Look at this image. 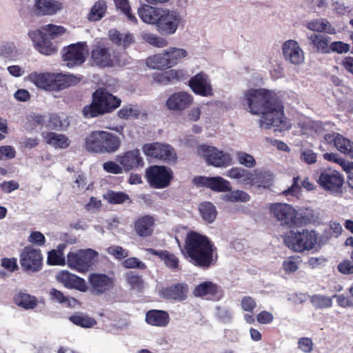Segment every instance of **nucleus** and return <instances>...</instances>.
Returning <instances> with one entry per match:
<instances>
[{"mask_svg":"<svg viewBox=\"0 0 353 353\" xmlns=\"http://www.w3.org/2000/svg\"><path fill=\"white\" fill-rule=\"evenodd\" d=\"M243 101L247 112L260 116L259 124L261 128L272 129L275 132H283L290 128L291 123L285 117L283 106L275 101L272 90L248 88L243 93Z\"/></svg>","mask_w":353,"mask_h":353,"instance_id":"1","label":"nucleus"},{"mask_svg":"<svg viewBox=\"0 0 353 353\" xmlns=\"http://www.w3.org/2000/svg\"><path fill=\"white\" fill-rule=\"evenodd\" d=\"M141 20L155 26L162 36H172L183 30L186 20L183 12L175 8L156 7L141 4L137 10Z\"/></svg>","mask_w":353,"mask_h":353,"instance_id":"2","label":"nucleus"},{"mask_svg":"<svg viewBox=\"0 0 353 353\" xmlns=\"http://www.w3.org/2000/svg\"><path fill=\"white\" fill-rule=\"evenodd\" d=\"M181 251L189 262L201 267L210 266L217 258L211 241L206 236L194 232L187 234Z\"/></svg>","mask_w":353,"mask_h":353,"instance_id":"3","label":"nucleus"},{"mask_svg":"<svg viewBox=\"0 0 353 353\" xmlns=\"http://www.w3.org/2000/svg\"><path fill=\"white\" fill-rule=\"evenodd\" d=\"M284 243L296 252H303L312 250H319L325 241L312 230H290L284 236Z\"/></svg>","mask_w":353,"mask_h":353,"instance_id":"4","label":"nucleus"},{"mask_svg":"<svg viewBox=\"0 0 353 353\" xmlns=\"http://www.w3.org/2000/svg\"><path fill=\"white\" fill-rule=\"evenodd\" d=\"M225 176L236 180L244 185L256 186L263 188H270L274 180V176L270 171L260 170H249L241 167H233L228 170Z\"/></svg>","mask_w":353,"mask_h":353,"instance_id":"5","label":"nucleus"},{"mask_svg":"<svg viewBox=\"0 0 353 353\" xmlns=\"http://www.w3.org/2000/svg\"><path fill=\"white\" fill-rule=\"evenodd\" d=\"M121 139L116 134L104 130H95L90 133L85 142L87 150L98 153H114L121 147Z\"/></svg>","mask_w":353,"mask_h":353,"instance_id":"6","label":"nucleus"},{"mask_svg":"<svg viewBox=\"0 0 353 353\" xmlns=\"http://www.w3.org/2000/svg\"><path fill=\"white\" fill-rule=\"evenodd\" d=\"M121 99L103 89L96 90L92 95L91 104L83 109L85 117H94L110 112L121 105Z\"/></svg>","mask_w":353,"mask_h":353,"instance_id":"7","label":"nucleus"},{"mask_svg":"<svg viewBox=\"0 0 353 353\" xmlns=\"http://www.w3.org/2000/svg\"><path fill=\"white\" fill-rule=\"evenodd\" d=\"M99 253L93 249L71 250L67 254V265L79 273L88 272L98 260Z\"/></svg>","mask_w":353,"mask_h":353,"instance_id":"8","label":"nucleus"},{"mask_svg":"<svg viewBox=\"0 0 353 353\" xmlns=\"http://www.w3.org/2000/svg\"><path fill=\"white\" fill-rule=\"evenodd\" d=\"M196 152L208 165L215 168H223L232 164L231 154L212 145L201 144L197 147Z\"/></svg>","mask_w":353,"mask_h":353,"instance_id":"9","label":"nucleus"},{"mask_svg":"<svg viewBox=\"0 0 353 353\" xmlns=\"http://www.w3.org/2000/svg\"><path fill=\"white\" fill-rule=\"evenodd\" d=\"M172 171L165 166L153 165L146 170V179L149 184L157 189L168 187L172 179Z\"/></svg>","mask_w":353,"mask_h":353,"instance_id":"10","label":"nucleus"},{"mask_svg":"<svg viewBox=\"0 0 353 353\" xmlns=\"http://www.w3.org/2000/svg\"><path fill=\"white\" fill-rule=\"evenodd\" d=\"M145 155L167 162H174L177 159L174 150L168 144L154 142L145 143L142 147Z\"/></svg>","mask_w":353,"mask_h":353,"instance_id":"11","label":"nucleus"},{"mask_svg":"<svg viewBox=\"0 0 353 353\" xmlns=\"http://www.w3.org/2000/svg\"><path fill=\"white\" fill-rule=\"evenodd\" d=\"M343 182V176L338 171L331 169L323 171L318 179L319 185L323 190L333 194L341 192Z\"/></svg>","mask_w":353,"mask_h":353,"instance_id":"12","label":"nucleus"},{"mask_svg":"<svg viewBox=\"0 0 353 353\" xmlns=\"http://www.w3.org/2000/svg\"><path fill=\"white\" fill-rule=\"evenodd\" d=\"M88 54L85 43L71 44L63 50V59L68 67L81 65Z\"/></svg>","mask_w":353,"mask_h":353,"instance_id":"13","label":"nucleus"},{"mask_svg":"<svg viewBox=\"0 0 353 353\" xmlns=\"http://www.w3.org/2000/svg\"><path fill=\"white\" fill-rule=\"evenodd\" d=\"M191 90L196 95L210 97L214 95V89L209 75L200 72L192 77L188 82Z\"/></svg>","mask_w":353,"mask_h":353,"instance_id":"14","label":"nucleus"},{"mask_svg":"<svg viewBox=\"0 0 353 353\" xmlns=\"http://www.w3.org/2000/svg\"><path fill=\"white\" fill-rule=\"evenodd\" d=\"M270 215L276 219L281 225H290L294 223L297 216L296 210L289 204L274 203L270 204Z\"/></svg>","mask_w":353,"mask_h":353,"instance_id":"15","label":"nucleus"},{"mask_svg":"<svg viewBox=\"0 0 353 353\" xmlns=\"http://www.w3.org/2000/svg\"><path fill=\"white\" fill-rule=\"evenodd\" d=\"M281 50L286 62L295 66L301 65L305 62V53L296 40L285 41L282 45Z\"/></svg>","mask_w":353,"mask_h":353,"instance_id":"16","label":"nucleus"},{"mask_svg":"<svg viewBox=\"0 0 353 353\" xmlns=\"http://www.w3.org/2000/svg\"><path fill=\"white\" fill-rule=\"evenodd\" d=\"M192 183L198 187L210 188L214 192H225L232 189L230 181L221 176H195L192 180Z\"/></svg>","mask_w":353,"mask_h":353,"instance_id":"17","label":"nucleus"},{"mask_svg":"<svg viewBox=\"0 0 353 353\" xmlns=\"http://www.w3.org/2000/svg\"><path fill=\"white\" fill-rule=\"evenodd\" d=\"M92 59L94 64L101 66H113L121 64V54H115L110 48L96 47L92 52Z\"/></svg>","mask_w":353,"mask_h":353,"instance_id":"18","label":"nucleus"},{"mask_svg":"<svg viewBox=\"0 0 353 353\" xmlns=\"http://www.w3.org/2000/svg\"><path fill=\"white\" fill-rule=\"evenodd\" d=\"M56 281L62 284L65 288L77 290L81 292L88 290L85 280L68 270H61L55 276Z\"/></svg>","mask_w":353,"mask_h":353,"instance_id":"19","label":"nucleus"},{"mask_svg":"<svg viewBox=\"0 0 353 353\" xmlns=\"http://www.w3.org/2000/svg\"><path fill=\"white\" fill-rule=\"evenodd\" d=\"M42 259L40 250L26 246L20 254V264L23 269L35 272L39 270Z\"/></svg>","mask_w":353,"mask_h":353,"instance_id":"20","label":"nucleus"},{"mask_svg":"<svg viewBox=\"0 0 353 353\" xmlns=\"http://www.w3.org/2000/svg\"><path fill=\"white\" fill-rule=\"evenodd\" d=\"M116 160L121 165L124 172L137 169L144 165L143 159L137 149L128 150L118 154Z\"/></svg>","mask_w":353,"mask_h":353,"instance_id":"21","label":"nucleus"},{"mask_svg":"<svg viewBox=\"0 0 353 353\" xmlns=\"http://www.w3.org/2000/svg\"><path fill=\"white\" fill-rule=\"evenodd\" d=\"M194 101L193 96L188 92H176L169 96L165 105L170 110L183 111L190 107Z\"/></svg>","mask_w":353,"mask_h":353,"instance_id":"22","label":"nucleus"},{"mask_svg":"<svg viewBox=\"0 0 353 353\" xmlns=\"http://www.w3.org/2000/svg\"><path fill=\"white\" fill-rule=\"evenodd\" d=\"M88 282L92 292L95 294H101L110 290L114 284L112 277L100 273L90 274L88 276Z\"/></svg>","mask_w":353,"mask_h":353,"instance_id":"23","label":"nucleus"},{"mask_svg":"<svg viewBox=\"0 0 353 353\" xmlns=\"http://www.w3.org/2000/svg\"><path fill=\"white\" fill-rule=\"evenodd\" d=\"M196 297L207 300L219 301L223 297L220 288L211 281H205L197 285L193 290Z\"/></svg>","mask_w":353,"mask_h":353,"instance_id":"24","label":"nucleus"},{"mask_svg":"<svg viewBox=\"0 0 353 353\" xmlns=\"http://www.w3.org/2000/svg\"><path fill=\"white\" fill-rule=\"evenodd\" d=\"M323 143L327 145L334 143L335 148L341 152L353 157V142L341 134L333 132L325 134Z\"/></svg>","mask_w":353,"mask_h":353,"instance_id":"25","label":"nucleus"},{"mask_svg":"<svg viewBox=\"0 0 353 353\" xmlns=\"http://www.w3.org/2000/svg\"><path fill=\"white\" fill-rule=\"evenodd\" d=\"M27 79L38 89L48 92L54 91V72H32Z\"/></svg>","mask_w":353,"mask_h":353,"instance_id":"26","label":"nucleus"},{"mask_svg":"<svg viewBox=\"0 0 353 353\" xmlns=\"http://www.w3.org/2000/svg\"><path fill=\"white\" fill-rule=\"evenodd\" d=\"M301 128V132L304 134L313 136L314 134H321L325 130L332 128L330 123H321L320 121H313L309 118H304L299 123Z\"/></svg>","mask_w":353,"mask_h":353,"instance_id":"27","label":"nucleus"},{"mask_svg":"<svg viewBox=\"0 0 353 353\" xmlns=\"http://www.w3.org/2000/svg\"><path fill=\"white\" fill-rule=\"evenodd\" d=\"M34 8L40 15H52L63 8V4L56 0H34Z\"/></svg>","mask_w":353,"mask_h":353,"instance_id":"28","label":"nucleus"},{"mask_svg":"<svg viewBox=\"0 0 353 353\" xmlns=\"http://www.w3.org/2000/svg\"><path fill=\"white\" fill-rule=\"evenodd\" d=\"M45 143L54 149H65L70 144V141L65 134L46 132L42 133Z\"/></svg>","mask_w":353,"mask_h":353,"instance_id":"29","label":"nucleus"},{"mask_svg":"<svg viewBox=\"0 0 353 353\" xmlns=\"http://www.w3.org/2000/svg\"><path fill=\"white\" fill-rule=\"evenodd\" d=\"M188 288L186 284L179 283L170 287L162 288L159 294L166 299L181 301L186 298Z\"/></svg>","mask_w":353,"mask_h":353,"instance_id":"30","label":"nucleus"},{"mask_svg":"<svg viewBox=\"0 0 353 353\" xmlns=\"http://www.w3.org/2000/svg\"><path fill=\"white\" fill-rule=\"evenodd\" d=\"M80 78L70 74L54 72V91H59L76 85Z\"/></svg>","mask_w":353,"mask_h":353,"instance_id":"31","label":"nucleus"},{"mask_svg":"<svg viewBox=\"0 0 353 353\" xmlns=\"http://www.w3.org/2000/svg\"><path fill=\"white\" fill-rule=\"evenodd\" d=\"M154 217L145 215L139 218L134 223V230L136 232L141 236H148L153 232L154 225Z\"/></svg>","mask_w":353,"mask_h":353,"instance_id":"32","label":"nucleus"},{"mask_svg":"<svg viewBox=\"0 0 353 353\" xmlns=\"http://www.w3.org/2000/svg\"><path fill=\"white\" fill-rule=\"evenodd\" d=\"M165 52L170 68L176 65L181 61L189 57L188 51L183 48L169 47L165 50Z\"/></svg>","mask_w":353,"mask_h":353,"instance_id":"33","label":"nucleus"},{"mask_svg":"<svg viewBox=\"0 0 353 353\" xmlns=\"http://www.w3.org/2000/svg\"><path fill=\"white\" fill-rule=\"evenodd\" d=\"M168 314L163 310H152L146 313V322L153 326L163 327L169 323Z\"/></svg>","mask_w":353,"mask_h":353,"instance_id":"34","label":"nucleus"},{"mask_svg":"<svg viewBox=\"0 0 353 353\" xmlns=\"http://www.w3.org/2000/svg\"><path fill=\"white\" fill-rule=\"evenodd\" d=\"M49 296L52 301L68 307H75L79 304L77 299L65 295L63 292L56 288H52L50 290Z\"/></svg>","mask_w":353,"mask_h":353,"instance_id":"35","label":"nucleus"},{"mask_svg":"<svg viewBox=\"0 0 353 353\" xmlns=\"http://www.w3.org/2000/svg\"><path fill=\"white\" fill-rule=\"evenodd\" d=\"M145 64L148 68L154 70L170 68L165 50L160 53L148 57L145 60Z\"/></svg>","mask_w":353,"mask_h":353,"instance_id":"36","label":"nucleus"},{"mask_svg":"<svg viewBox=\"0 0 353 353\" xmlns=\"http://www.w3.org/2000/svg\"><path fill=\"white\" fill-rule=\"evenodd\" d=\"M307 39L310 44L319 52L321 53L330 52V38L327 36L318 34H310L307 35Z\"/></svg>","mask_w":353,"mask_h":353,"instance_id":"37","label":"nucleus"},{"mask_svg":"<svg viewBox=\"0 0 353 353\" xmlns=\"http://www.w3.org/2000/svg\"><path fill=\"white\" fill-rule=\"evenodd\" d=\"M306 27L311 31L325 32L330 34L336 33V29L325 19H314L307 22Z\"/></svg>","mask_w":353,"mask_h":353,"instance_id":"38","label":"nucleus"},{"mask_svg":"<svg viewBox=\"0 0 353 353\" xmlns=\"http://www.w3.org/2000/svg\"><path fill=\"white\" fill-rule=\"evenodd\" d=\"M199 211L201 218L206 223H213L216 219L217 211L214 205L211 202L205 201L200 203Z\"/></svg>","mask_w":353,"mask_h":353,"instance_id":"39","label":"nucleus"},{"mask_svg":"<svg viewBox=\"0 0 353 353\" xmlns=\"http://www.w3.org/2000/svg\"><path fill=\"white\" fill-rule=\"evenodd\" d=\"M150 254L158 256L165 265L169 268H176L179 265L178 258L166 250H156L152 248L146 250Z\"/></svg>","mask_w":353,"mask_h":353,"instance_id":"40","label":"nucleus"},{"mask_svg":"<svg viewBox=\"0 0 353 353\" xmlns=\"http://www.w3.org/2000/svg\"><path fill=\"white\" fill-rule=\"evenodd\" d=\"M107 3L105 0H99L92 6L88 14V19L90 21H97L105 17L107 12Z\"/></svg>","mask_w":353,"mask_h":353,"instance_id":"41","label":"nucleus"},{"mask_svg":"<svg viewBox=\"0 0 353 353\" xmlns=\"http://www.w3.org/2000/svg\"><path fill=\"white\" fill-rule=\"evenodd\" d=\"M110 39L115 44L126 48L134 42L133 35L130 33H121L117 30L109 31Z\"/></svg>","mask_w":353,"mask_h":353,"instance_id":"42","label":"nucleus"},{"mask_svg":"<svg viewBox=\"0 0 353 353\" xmlns=\"http://www.w3.org/2000/svg\"><path fill=\"white\" fill-rule=\"evenodd\" d=\"M69 320L76 325L83 328H91L97 325V321L89 315L79 312L69 317Z\"/></svg>","mask_w":353,"mask_h":353,"instance_id":"43","label":"nucleus"},{"mask_svg":"<svg viewBox=\"0 0 353 353\" xmlns=\"http://www.w3.org/2000/svg\"><path fill=\"white\" fill-rule=\"evenodd\" d=\"M14 303L25 309H33L38 304L37 299L25 292L17 293L14 298Z\"/></svg>","mask_w":353,"mask_h":353,"instance_id":"44","label":"nucleus"},{"mask_svg":"<svg viewBox=\"0 0 353 353\" xmlns=\"http://www.w3.org/2000/svg\"><path fill=\"white\" fill-rule=\"evenodd\" d=\"M228 192L221 195V199L225 202L246 203L250 200V196L245 191L241 190H230Z\"/></svg>","mask_w":353,"mask_h":353,"instance_id":"45","label":"nucleus"},{"mask_svg":"<svg viewBox=\"0 0 353 353\" xmlns=\"http://www.w3.org/2000/svg\"><path fill=\"white\" fill-rule=\"evenodd\" d=\"M115 8L117 10L125 16L127 19L132 23L137 24L138 19L132 13V8L129 0H113Z\"/></svg>","mask_w":353,"mask_h":353,"instance_id":"46","label":"nucleus"},{"mask_svg":"<svg viewBox=\"0 0 353 353\" xmlns=\"http://www.w3.org/2000/svg\"><path fill=\"white\" fill-rule=\"evenodd\" d=\"M103 199L110 204H122L124 203H132L130 196L123 192H115L108 190L103 194Z\"/></svg>","mask_w":353,"mask_h":353,"instance_id":"47","label":"nucleus"},{"mask_svg":"<svg viewBox=\"0 0 353 353\" xmlns=\"http://www.w3.org/2000/svg\"><path fill=\"white\" fill-rule=\"evenodd\" d=\"M142 37L146 43L156 48H165L168 44V42L166 39L154 33H143Z\"/></svg>","mask_w":353,"mask_h":353,"instance_id":"48","label":"nucleus"},{"mask_svg":"<svg viewBox=\"0 0 353 353\" xmlns=\"http://www.w3.org/2000/svg\"><path fill=\"white\" fill-rule=\"evenodd\" d=\"M125 279L132 290L139 292L144 288V282L141 277L133 272H128Z\"/></svg>","mask_w":353,"mask_h":353,"instance_id":"49","label":"nucleus"},{"mask_svg":"<svg viewBox=\"0 0 353 353\" xmlns=\"http://www.w3.org/2000/svg\"><path fill=\"white\" fill-rule=\"evenodd\" d=\"M310 301L313 307L316 309L329 308L332 305V297L321 294L312 296Z\"/></svg>","mask_w":353,"mask_h":353,"instance_id":"50","label":"nucleus"},{"mask_svg":"<svg viewBox=\"0 0 353 353\" xmlns=\"http://www.w3.org/2000/svg\"><path fill=\"white\" fill-rule=\"evenodd\" d=\"M236 157L239 163L245 168H252L256 165L254 157L245 152L237 151L236 152Z\"/></svg>","mask_w":353,"mask_h":353,"instance_id":"51","label":"nucleus"},{"mask_svg":"<svg viewBox=\"0 0 353 353\" xmlns=\"http://www.w3.org/2000/svg\"><path fill=\"white\" fill-rule=\"evenodd\" d=\"M140 114L139 108L132 105H128L123 107L117 112V115L121 119H131L137 118Z\"/></svg>","mask_w":353,"mask_h":353,"instance_id":"52","label":"nucleus"},{"mask_svg":"<svg viewBox=\"0 0 353 353\" xmlns=\"http://www.w3.org/2000/svg\"><path fill=\"white\" fill-rule=\"evenodd\" d=\"M47 262L51 265H65L67 264L63 253L52 250L48 253Z\"/></svg>","mask_w":353,"mask_h":353,"instance_id":"53","label":"nucleus"},{"mask_svg":"<svg viewBox=\"0 0 353 353\" xmlns=\"http://www.w3.org/2000/svg\"><path fill=\"white\" fill-rule=\"evenodd\" d=\"M42 30L45 32L46 37L48 36L52 39L60 37L66 32V29L63 26L53 24L43 26Z\"/></svg>","mask_w":353,"mask_h":353,"instance_id":"54","label":"nucleus"},{"mask_svg":"<svg viewBox=\"0 0 353 353\" xmlns=\"http://www.w3.org/2000/svg\"><path fill=\"white\" fill-rule=\"evenodd\" d=\"M299 263V256H290L283 261L282 269L286 274L293 273L298 270Z\"/></svg>","mask_w":353,"mask_h":353,"instance_id":"55","label":"nucleus"},{"mask_svg":"<svg viewBox=\"0 0 353 353\" xmlns=\"http://www.w3.org/2000/svg\"><path fill=\"white\" fill-rule=\"evenodd\" d=\"M36 50L44 55H51L57 51L56 46L46 37L37 46Z\"/></svg>","mask_w":353,"mask_h":353,"instance_id":"56","label":"nucleus"},{"mask_svg":"<svg viewBox=\"0 0 353 353\" xmlns=\"http://www.w3.org/2000/svg\"><path fill=\"white\" fill-rule=\"evenodd\" d=\"M332 6L335 13L339 15H348L353 10V8L351 6L345 5L341 0H331Z\"/></svg>","mask_w":353,"mask_h":353,"instance_id":"57","label":"nucleus"},{"mask_svg":"<svg viewBox=\"0 0 353 353\" xmlns=\"http://www.w3.org/2000/svg\"><path fill=\"white\" fill-rule=\"evenodd\" d=\"M29 39L32 41L33 46L36 49L41 42L46 37L45 32L40 29L30 30L28 33Z\"/></svg>","mask_w":353,"mask_h":353,"instance_id":"58","label":"nucleus"},{"mask_svg":"<svg viewBox=\"0 0 353 353\" xmlns=\"http://www.w3.org/2000/svg\"><path fill=\"white\" fill-rule=\"evenodd\" d=\"M300 160L307 164L316 162V154L310 148H302L300 152Z\"/></svg>","mask_w":353,"mask_h":353,"instance_id":"59","label":"nucleus"},{"mask_svg":"<svg viewBox=\"0 0 353 353\" xmlns=\"http://www.w3.org/2000/svg\"><path fill=\"white\" fill-rule=\"evenodd\" d=\"M17 55V49L14 43H6L0 46V56L14 58Z\"/></svg>","mask_w":353,"mask_h":353,"instance_id":"60","label":"nucleus"},{"mask_svg":"<svg viewBox=\"0 0 353 353\" xmlns=\"http://www.w3.org/2000/svg\"><path fill=\"white\" fill-rule=\"evenodd\" d=\"M103 168L106 172L114 174H122L124 172L121 165L117 161H106L103 164Z\"/></svg>","mask_w":353,"mask_h":353,"instance_id":"61","label":"nucleus"},{"mask_svg":"<svg viewBox=\"0 0 353 353\" xmlns=\"http://www.w3.org/2000/svg\"><path fill=\"white\" fill-rule=\"evenodd\" d=\"M298 348L304 353H311L313 350L314 343L312 340L308 337H302L298 340Z\"/></svg>","mask_w":353,"mask_h":353,"instance_id":"62","label":"nucleus"},{"mask_svg":"<svg viewBox=\"0 0 353 353\" xmlns=\"http://www.w3.org/2000/svg\"><path fill=\"white\" fill-rule=\"evenodd\" d=\"M108 252L117 259L128 256V251L119 245H112L107 249Z\"/></svg>","mask_w":353,"mask_h":353,"instance_id":"63","label":"nucleus"},{"mask_svg":"<svg viewBox=\"0 0 353 353\" xmlns=\"http://www.w3.org/2000/svg\"><path fill=\"white\" fill-rule=\"evenodd\" d=\"M122 265L125 268H139L144 270L146 268L145 263L136 257H130L122 261Z\"/></svg>","mask_w":353,"mask_h":353,"instance_id":"64","label":"nucleus"}]
</instances>
